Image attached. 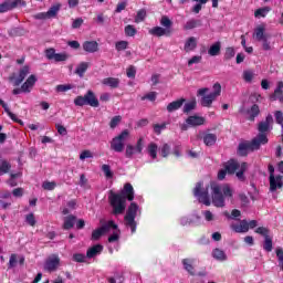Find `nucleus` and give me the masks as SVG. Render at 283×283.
Wrapping results in <instances>:
<instances>
[{"label": "nucleus", "instance_id": "obj_15", "mask_svg": "<svg viewBox=\"0 0 283 283\" xmlns=\"http://www.w3.org/2000/svg\"><path fill=\"white\" fill-rule=\"evenodd\" d=\"M36 84V75H30L27 81L21 85L23 94H30Z\"/></svg>", "mask_w": 283, "mask_h": 283}, {"label": "nucleus", "instance_id": "obj_19", "mask_svg": "<svg viewBox=\"0 0 283 283\" xmlns=\"http://www.w3.org/2000/svg\"><path fill=\"white\" fill-rule=\"evenodd\" d=\"M186 123H187V125H189L190 127H198V126H200V125H205V117H202V116H197V115L189 116V117L186 119Z\"/></svg>", "mask_w": 283, "mask_h": 283}, {"label": "nucleus", "instance_id": "obj_63", "mask_svg": "<svg viewBox=\"0 0 283 283\" xmlns=\"http://www.w3.org/2000/svg\"><path fill=\"white\" fill-rule=\"evenodd\" d=\"M253 72L251 71H244L243 72V80L245 81V83H251V81H253Z\"/></svg>", "mask_w": 283, "mask_h": 283}, {"label": "nucleus", "instance_id": "obj_50", "mask_svg": "<svg viewBox=\"0 0 283 283\" xmlns=\"http://www.w3.org/2000/svg\"><path fill=\"white\" fill-rule=\"evenodd\" d=\"M170 153H171V147L168 144H164L160 147V155L163 156V158H167V156H169Z\"/></svg>", "mask_w": 283, "mask_h": 283}, {"label": "nucleus", "instance_id": "obj_49", "mask_svg": "<svg viewBox=\"0 0 283 283\" xmlns=\"http://www.w3.org/2000/svg\"><path fill=\"white\" fill-rule=\"evenodd\" d=\"M124 32L126 34V36H136V28H134V25L128 24L125 27Z\"/></svg>", "mask_w": 283, "mask_h": 283}, {"label": "nucleus", "instance_id": "obj_60", "mask_svg": "<svg viewBox=\"0 0 283 283\" xmlns=\"http://www.w3.org/2000/svg\"><path fill=\"white\" fill-rule=\"evenodd\" d=\"M120 235V230H113V234L108 238V242H118V238Z\"/></svg>", "mask_w": 283, "mask_h": 283}, {"label": "nucleus", "instance_id": "obj_22", "mask_svg": "<svg viewBox=\"0 0 283 283\" xmlns=\"http://www.w3.org/2000/svg\"><path fill=\"white\" fill-rule=\"evenodd\" d=\"M283 82H279L277 86L274 91V94L271 95V101H280V103H283Z\"/></svg>", "mask_w": 283, "mask_h": 283}, {"label": "nucleus", "instance_id": "obj_64", "mask_svg": "<svg viewBox=\"0 0 283 283\" xmlns=\"http://www.w3.org/2000/svg\"><path fill=\"white\" fill-rule=\"evenodd\" d=\"M274 118H275V122L277 123V125H282V123H283V113L281 111H276L274 113Z\"/></svg>", "mask_w": 283, "mask_h": 283}, {"label": "nucleus", "instance_id": "obj_23", "mask_svg": "<svg viewBox=\"0 0 283 283\" xmlns=\"http://www.w3.org/2000/svg\"><path fill=\"white\" fill-rule=\"evenodd\" d=\"M241 166L242 165L235 161V159H231L224 165V169L226 171H228V174H235V171H238V169H240Z\"/></svg>", "mask_w": 283, "mask_h": 283}, {"label": "nucleus", "instance_id": "obj_59", "mask_svg": "<svg viewBox=\"0 0 283 283\" xmlns=\"http://www.w3.org/2000/svg\"><path fill=\"white\" fill-rule=\"evenodd\" d=\"M45 56H46V59H49V61H54V57L56 56V50L46 49L45 50Z\"/></svg>", "mask_w": 283, "mask_h": 283}, {"label": "nucleus", "instance_id": "obj_54", "mask_svg": "<svg viewBox=\"0 0 283 283\" xmlns=\"http://www.w3.org/2000/svg\"><path fill=\"white\" fill-rule=\"evenodd\" d=\"M255 233H258L259 235H263V238H269L270 237V231L268 228L264 227H259L255 229Z\"/></svg>", "mask_w": 283, "mask_h": 283}, {"label": "nucleus", "instance_id": "obj_41", "mask_svg": "<svg viewBox=\"0 0 283 283\" xmlns=\"http://www.w3.org/2000/svg\"><path fill=\"white\" fill-rule=\"evenodd\" d=\"M263 249L264 251H268V253L273 251V238H271V235L264 239Z\"/></svg>", "mask_w": 283, "mask_h": 283}, {"label": "nucleus", "instance_id": "obj_28", "mask_svg": "<svg viewBox=\"0 0 283 283\" xmlns=\"http://www.w3.org/2000/svg\"><path fill=\"white\" fill-rule=\"evenodd\" d=\"M102 85H106L107 87L115 90L118 87V85H120V80L116 77H106L102 81Z\"/></svg>", "mask_w": 283, "mask_h": 283}, {"label": "nucleus", "instance_id": "obj_33", "mask_svg": "<svg viewBox=\"0 0 283 283\" xmlns=\"http://www.w3.org/2000/svg\"><path fill=\"white\" fill-rule=\"evenodd\" d=\"M220 50H222V45L220 42H216L214 44H212L210 46V49L208 50V54L210 56H218V54H220Z\"/></svg>", "mask_w": 283, "mask_h": 283}, {"label": "nucleus", "instance_id": "obj_38", "mask_svg": "<svg viewBox=\"0 0 283 283\" xmlns=\"http://www.w3.org/2000/svg\"><path fill=\"white\" fill-rule=\"evenodd\" d=\"M75 221H76V217L74 216L65 217L63 228L66 230L72 229V227H74Z\"/></svg>", "mask_w": 283, "mask_h": 283}, {"label": "nucleus", "instance_id": "obj_25", "mask_svg": "<svg viewBox=\"0 0 283 283\" xmlns=\"http://www.w3.org/2000/svg\"><path fill=\"white\" fill-rule=\"evenodd\" d=\"M231 229L235 231V233H247L249 231V222L247 220H242L240 224H232Z\"/></svg>", "mask_w": 283, "mask_h": 283}, {"label": "nucleus", "instance_id": "obj_20", "mask_svg": "<svg viewBox=\"0 0 283 283\" xmlns=\"http://www.w3.org/2000/svg\"><path fill=\"white\" fill-rule=\"evenodd\" d=\"M197 222H200V216L193 214L191 217H181L180 218V224L182 227H189L191 224H197Z\"/></svg>", "mask_w": 283, "mask_h": 283}, {"label": "nucleus", "instance_id": "obj_58", "mask_svg": "<svg viewBox=\"0 0 283 283\" xmlns=\"http://www.w3.org/2000/svg\"><path fill=\"white\" fill-rule=\"evenodd\" d=\"M27 224H30V227H34L36 224V219L34 218V213H29L25 217Z\"/></svg>", "mask_w": 283, "mask_h": 283}, {"label": "nucleus", "instance_id": "obj_29", "mask_svg": "<svg viewBox=\"0 0 283 283\" xmlns=\"http://www.w3.org/2000/svg\"><path fill=\"white\" fill-rule=\"evenodd\" d=\"M212 258L219 262H227L228 260L227 253L218 248L212 251Z\"/></svg>", "mask_w": 283, "mask_h": 283}, {"label": "nucleus", "instance_id": "obj_26", "mask_svg": "<svg viewBox=\"0 0 283 283\" xmlns=\"http://www.w3.org/2000/svg\"><path fill=\"white\" fill-rule=\"evenodd\" d=\"M101 253H103V245L96 244L87 250L86 258H96V255H101Z\"/></svg>", "mask_w": 283, "mask_h": 283}, {"label": "nucleus", "instance_id": "obj_62", "mask_svg": "<svg viewBox=\"0 0 283 283\" xmlns=\"http://www.w3.org/2000/svg\"><path fill=\"white\" fill-rule=\"evenodd\" d=\"M163 129H167V124H155L154 125V132H155V134H158V135H160L161 134V132H163Z\"/></svg>", "mask_w": 283, "mask_h": 283}, {"label": "nucleus", "instance_id": "obj_51", "mask_svg": "<svg viewBox=\"0 0 283 283\" xmlns=\"http://www.w3.org/2000/svg\"><path fill=\"white\" fill-rule=\"evenodd\" d=\"M145 17H147V11H145V9L139 10L135 18V23H140L145 21Z\"/></svg>", "mask_w": 283, "mask_h": 283}, {"label": "nucleus", "instance_id": "obj_43", "mask_svg": "<svg viewBox=\"0 0 283 283\" xmlns=\"http://www.w3.org/2000/svg\"><path fill=\"white\" fill-rule=\"evenodd\" d=\"M249 165L247 163H242L239 171L237 172V178L241 181H244V171H247Z\"/></svg>", "mask_w": 283, "mask_h": 283}, {"label": "nucleus", "instance_id": "obj_42", "mask_svg": "<svg viewBox=\"0 0 283 283\" xmlns=\"http://www.w3.org/2000/svg\"><path fill=\"white\" fill-rule=\"evenodd\" d=\"M200 25V21L199 20H188L184 27V30H193V28H198Z\"/></svg>", "mask_w": 283, "mask_h": 283}, {"label": "nucleus", "instance_id": "obj_52", "mask_svg": "<svg viewBox=\"0 0 283 283\" xmlns=\"http://www.w3.org/2000/svg\"><path fill=\"white\" fill-rule=\"evenodd\" d=\"M202 216L207 222H213V220H216V216H213L212 211L205 210L202 211Z\"/></svg>", "mask_w": 283, "mask_h": 283}, {"label": "nucleus", "instance_id": "obj_48", "mask_svg": "<svg viewBox=\"0 0 283 283\" xmlns=\"http://www.w3.org/2000/svg\"><path fill=\"white\" fill-rule=\"evenodd\" d=\"M129 45V42L127 41H118L115 44V50H117V52H123V50H127Z\"/></svg>", "mask_w": 283, "mask_h": 283}, {"label": "nucleus", "instance_id": "obj_40", "mask_svg": "<svg viewBox=\"0 0 283 283\" xmlns=\"http://www.w3.org/2000/svg\"><path fill=\"white\" fill-rule=\"evenodd\" d=\"M11 10H14L12 2L6 1L0 4V13L1 14L6 13V12H10Z\"/></svg>", "mask_w": 283, "mask_h": 283}, {"label": "nucleus", "instance_id": "obj_10", "mask_svg": "<svg viewBox=\"0 0 283 283\" xmlns=\"http://www.w3.org/2000/svg\"><path fill=\"white\" fill-rule=\"evenodd\" d=\"M268 169L270 171V191H277V189H282V176L275 177V168L273 167V165H269Z\"/></svg>", "mask_w": 283, "mask_h": 283}, {"label": "nucleus", "instance_id": "obj_45", "mask_svg": "<svg viewBox=\"0 0 283 283\" xmlns=\"http://www.w3.org/2000/svg\"><path fill=\"white\" fill-rule=\"evenodd\" d=\"M42 189L45 191H54L56 189V182L55 181H44L42 184Z\"/></svg>", "mask_w": 283, "mask_h": 283}, {"label": "nucleus", "instance_id": "obj_9", "mask_svg": "<svg viewBox=\"0 0 283 283\" xmlns=\"http://www.w3.org/2000/svg\"><path fill=\"white\" fill-rule=\"evenodd\" d=\"M193 196L206 207L211 206V200L209 199V188H202V182H198L193 189Z\"/></svg>", "mask_w": 283, "mask_h": 283}, {"label": "nucleus", "instance_id": "obj_53", "mask_svg": "<svg viewBox=\"0 0 283 283\" xmlns=\"http://www.w3.org/2000/svg\"><path fill=\"white\" fill-rule=\"evenodd\" d=\"M192 109H196V101L186 103L184 106V114H189V112H192Z\"/></svg>", "mask_w": 283, "mask_h": 283}, {"label": "nucleus", "instance_id": "obj_17", "mask_svg": "<svg viewBox=\"0 0 283 283\" xmlns=\"http://www.w3.org/2000/svg\"><path fill=\"white\" fill-rule=\"evenodd\" d=\"M265 32H266V28L264 27V24L256 27L254 29L253 39L259 42L264 41V39L269 38V35Z\"/></svg>", "mask_w": 283, "mask_h": 283}, {"label": "nucleus", "instance_id": "obj_56", "mask_svg": "<svg viewBox=\"0 0 283 283\" xmlns=\"http://www.w3.org/2000/svg\"><path fill=\"white\" fill-rule=\"evenodd\" d=\"M18 262H19L18 255L17 254H11L10 259H9L8 269H14V266H17Z\"/></svg>", "mask_w": 283, "mask_h": 283}, {"label": "nucleus", "instance_id": "obj_12", "mask_svg": "<svg viewBox=\"0 0 283 283\" xmlns=\"http://www.w3.org/2000/svg\"><path fill=\"white\" fill-rule=\"evenodd\" d=\"M258 129L261 135L266 136V132H271V129H273V115L269 114L265 117V120L259 123Z\"/></svg>", "mask_w": 283, "mask_h": 283}, {"label": "nucleus", "instance_id": "obj_14", "mask_svg": "<svg viewBox=\"0 0 283 283\" xmlns=\"http://www.w3.org/2000/svg\"><path fill=\"white\" fill-rule=\"evenodd\" d=\"M29 74H30V66L25 65L22 69H20L19 75L18 77L14 78L13 85L15 87H19V85H21L23 81H25Z\"/></svg>", "mask_w": 283, "mask_h": 283}, {"label": "nucleus", "instance_id": "obj_24", "mask_svg": "<svg viewBox=\"0 0 283 283\" xmlns=\"http://www.w3.org/2000/svg\"><path fill=\"white\" fill-rule=\"evenodd\" d=\"M101 229L104 233H109V231H117L118 226L114 223V221L109 220L107 222H104L101 220Z\"/></svg>", "mask_w": 283, "mask_h": 283}, {"label": "nucleus", "instance_id": "obj_11", "mask_svg": "<svg viewBox=\"0 0 283 283\" xmlns=\"http://www.w3.org/2000/svg\"><path fill=\"white\" fill-rule=\"evenodd\" d=\"M59 266H61V259L56 254H52L49 256L44 263V271L49 273H54V271H59Z\"/></svg>", "mask_w": 283, "mask_h": 283}, {"label": "nucleus", "instance_id": "obj_5", "mask_svg": "<svg viewBox=\"0 0 283 283\" xmlns=\"http://www.w3.org/2000/svg\"><path fill=\"white\" fill-rule=\"evenodd\" d=\"M140 213V208L136 202H132L124 217V222L128 227L132 233H136V216Z\"/></svg>", "mask_w": 283, "mask_h": 283}, {"label": "nucleus", "instance_id": "obj_32", "mask_svg": "<svg viewBox=\"0 0 283 283\" xmlns=\"http://www.w3.org/2000/svg\"><path fill=\"white\" fill-rule=\"evenodd\" d=\"M87 67H90V63L81 62L75 70V74H78V76L83 78L85 72H87Z\"/></svg>", "mask_w": 283, "mask_h": 283}, {"label": "nucleus", "instance_id": "obj_55", "mask_svg": "<svg viewBox=\"0 0 283 283\" xmlns=\"http://www.w3.org/2000/svg\"><path fill=\"white\" fill-rule=\"evenodd\" d=\"M198 63H202V56H201V55H193V56L188 61L189 67H191V65H198Z\"/></svg>", "mask_w": 283, "mask_h": 283}, {"label": "nucleus", "instance_id": "obj_7", "mask_svg": "<svg viewBox=\"0 0 283 283\" xmlns=\"http://www.w3.org/2000/svg\"><path fill=\"white\" fill-rule=\"evenodd\" d=\"M74 105L77 107H83V105H90L91 107H98V98H96V95L92 91H87V93L84 96H77L74 99Z\"/></svg>", "mask_w": 283, "mask_h": 283}, {"label": "nucleus", "instance_id": "obj_61", "mask_svg": "<svg viewBox=\"0 0 283 283\" xmlns=\"http://www.w3.org/2000/svg\"><path fill=\"white\" fill-rule=\"evenodd\" d=\"M156 96H158V94L156 92H150V93L144 95L142 97V101H151V102H154V101H156Z\"/></svg>", "mask_w": 283, "mask_h": 283}, {"label": "nucleus", "instance_id": "obj_3", "mask_svg": "<svg viewBox=\"0 0 283 283\" xmlns=\"http://www.w3.org/2000/svg\"><path fill=\"white\" fill-rule=\"evenodd\" d=\"M213 92L209 93V88L203 87L199 88L197 92V96H201L200 105L201 107H211L213 102L222 94V85L220 83H216L212 86ZM209 93V94H207Z\"/></svg>", "mask_w": 283, "mask_h": 283}, {"label": "nucleus", "instance_id": "obj_8", "mask_svg": "<svg viewBox=\"0 0 283 283\" xmlns=\"http://www.w3.org/2000/svg\"><path fill=\"white\" fill-rule=\"evenodd\" d=\"M129 138V130H123L118 136L112 139L111 149L120 154L125 149V142Z\"/></svg>", "mask_w": 283, "mask_h": 283}, {"label": "nucleus", "instance_id": "obj_6", "mask_svg": "<svg viewBox=\"0 0 283 283\" xmlns=\"http://www.w3.org/2000/svg\"><path fill=\"white\" fill-rule=\"evenodd\" d=\"M160 25L163 27H154L148 30V34L151 36H167L169 34V29L174 25V22L167 15H163L160 19Z\"/></svg>", "mask_w": 283, "mask_h": 283}, {"label": "nucleus", "instance_id": "obj_16", "mask_svg": "<svg viewBox=\"0 0 283 283\" xmlns=\"http://www.w3.org/2000/svg\"><path fill=\"white\" fill-rule=\"evenodd\" d=\"M182 266L189 275H196V269L193 268V264H196V259L193 258H187L181 261Z\"/></svg>", "mask_w": 283, "mask_h": 283}, {"label": "nucleus", "instance_id": "obj_4", "mask_svg": "<svg viewBox=\"0 0 283 283\" xmlns=\"http://www.w3.org/2000/svg\"><path fill=\"white\" fill-rule=\"evenodd\" d=\"M266 143H269L266 135L259 134L251 143L239 144L238 154L239 156H247L249 151L260 149V145H266Z\"/></svg>", "mask_w": 283, "mask_h": 283}, {"label": "nucleus", "instance_id": "obj_47", "mask_svg": "<svg viewBox=\"0 0 283 283\" xmlns=\"http://www.w3.org/2000/svg\"><path fill=\"white\" fill-rule=\"evenodd\" d=\"M70 59V55L67 53H55V57H53V61L55 63H61L63 61H67Z\"/></svg>", "mask_w": 283, "mask_h": 283}, {"label": "nucleus", "instance_id": "obj_36", "mask_svg": "<svg viewBox=\"0 0 283 283\" xmlns=\"http://www.w3.org/2000/svg\"><path fill=\"white\" fill-rule=\"evenodd\" d=\"M10 169H12V165L8 160H2L0 163V176L9 174Z\"/></svg>", "mask_w": 283, "mask_h": 283}, {"label": "nucleus", "instance_id": "obj_57", "mask_svg": "<svg viewBox=\"0 0 283 283\" xmlns=\"http://www.w3.org/2000/svg\"><path fill=\"white\" fill-rule=\"evenodd\" d=\"M102 235H105V232L102 230V228H98L93 231L92 240H99Z\"/></svg>", "mask_w": 283, "mask_h": 283}, {"label": "nucleus", "instance_id": "obj_18", "mask_svg": "<svg viewBox=\"0 0 283 283\" xmlns=\"http://www.w3.org/2000/svg\"><path fill=\"white\" fill-rule=\"evenodd\" d=\"M197 48H198V39H196V36H190L186 40L184 45L185 52L187 53L193 52V50H196Z\"/></svg>", "mask_w": 283, "mask_h": 283}, {"label": "nucleus", "instance_id": "obj_44", "mask_svg": "<svg viewBox=\"0 0 283 283\" xmlns=\"http://www.w3.org/2000/svg\"><path fill=\"white\" fill-rule=\"evenodd\" d=\"M102 171L105 175V178H114V172L112 171V167L107 164L102 165Z\"/></svg>", "mask_w": 283, "mask_h": 283}, {"label": "nucleus", "instance_id": "obj_21", "mask_svg": "<svg viewBox=\"0 0 283 283\" xmlns=\"http://www.w3.org/2000/svg\"><path fill=\"white\" fill-rule=\"evenodd\" d=\"M83 50L90 54L98 52V42L97 41H86L83 43Z\"/></svg>", "mask_w": 283, "mask_h": 283}, {"label": "nucleus", "instance_id": "obj_39", "mask_svg": "<svg viewBox=\"0 0 283 283\" xmlns=\"http://www.w3.org/2000/svg\"><path fill=\"white\" fill-rule=\"evenodd\" d=\"M235 56V49L233 46H229L226 49L223 60L224 61H231Z\"/></svg>", "mask_w": 283, "mask_h": 283}, {"label": "nucleus", "instance_id": "obj_46", "mask_svg": "<svg viewBox=\"0 0 283 283\" xmlns=\"http://www.w3.org/2000/svg\"><path fill=\"white\" fill-rule=\"evenodd\" d=\"M0 105L3 107L4 112L10 116L12 120H17V115L14 113L10 112V108L8 107V104L3 102V99L0 98Z\"/></svg>", "mask_w": 283, "mask_h": 283}, {"label": "nucleus", "instance_id": "obj_2", "mask_svg": "<svg viewBox=\"0 0 283 283\" xmlns=\"http://www.w3.org/2000/svg\"><path fill=\"white\" fill-rule=\"evenodd\" d=\"M212 190V205L218 208L224 207L227 198H233V189L229 185L210 184Z\"/></svg>", "mask_w": 283, "mask_h": 283}, {"label": "nucleus", "instance_id": "obj_27", "mask_svg": "<svg viewBox=\"0 0 283 283\" xmlns=\"http://www.w3.org/2000/svg\"><path fill=\"white\" fill-rule=\"evenodd\" d=\"M217 140L218 136L213 133H207L203 135V143L207 147H213Z\"/></svg>", "mask_w": 283, "mask_h": 283}, {"label": "nucleus", "instance_id": "obj_30", "mask_svg": "<svg viewBox=\"0 0 283 283\" xmlns=\"http://www.w3.org/2000/svg\"><path fill=\"white\" fill-rule=\"evenodd\" d=\"M184 104H185V98L171 102L167 106V112H170V113L176 112L177 109H180V107H182Z\"/></svg>", "mask_w": 283, "mask_h": 283}, {"label": "nucleus", "instance_id": "obj_35", "mask_svg": "<svg viewBox=\"0 0 283 283\" xmlns=\"http://www.w3.org/2000/svg\"><path fill=\"white\" fill-rule=\"evenodd\" d=\"M249 120H255V117L260 115V106L258 104L252 105L251 109L248 111Z\"/></svg>", "mask_w": 283, "mask_h": 283}, {"label": "nucleus", "instance_id": "obj_34", "mask_svg": "<svg viewBox=\"0 0 283 283\" xmlns=\"http://www.w3.org/2000/svg\"><path fill=\"white\" fill-rule=\"evenodd\" d=\"M147 151L150 158H153V160H156L158 156V145H156L155 143H150L147 147Z\"/></svg>", "mask_w": 283, "mask_h": 283}, {"label": "nucleus", "instance_id": "obj_31", "mask_svg": "<svg viewBox=\"0 0 283 283\" xmlns=\"http://www.w3.org/2000/svg\"><path fill=\"white\" fill-rule=\"evenodd\" d=\"M271 7H262L254 11L255 19H264L269 12H271Z\"/></svg>", "mask_w": 283, "mask_h": 283}, {"label": "nucleus", "instance_id": "obj_37", "mask_svg": "<svg viewBox=\"0 0 283 283\" xmlns=\"http://www.w3.org/2000/svg\"><path fill=\"white\" fill-rule=\"evenodd\" d=\"M59 10H61V4H55V6L51 7L46 11V17L49 19H54V17H56V14H59Z\"/></svg>", "mask_w": 283, "mask_h": 283}, {"label": "nucleus", "instance_id": "obj_13", "mask_svg": "<svg viewBox=\"0 0 283 283\" xmlns=\"http://www.w3.org/2000/svg\"><path fill=\"white\" fill-rule=\"evenodd\" d=\"M143 138H139L137 140L136 146L127 145L126 146V158H133L135 154H143Z\"/></svg>", "mask_w": 283, "mask_h": 283}, {"label": "nucleus", "instance_id": "obj_1", "mask_svg": "<svg viewBox=\"0 0 283 283\" xmlns=\"http://www.w3.org/2000/svg\"><path fill=\"white\" fill-rule=\"evenodd\" d=\"M127 200H129V202L134 200V186H132V184H126L119 193H112L109 196L114 216H120V213L125 212Z\"/></svg>", "mask_w": 283, "mask_h": 283}]
</instances>
